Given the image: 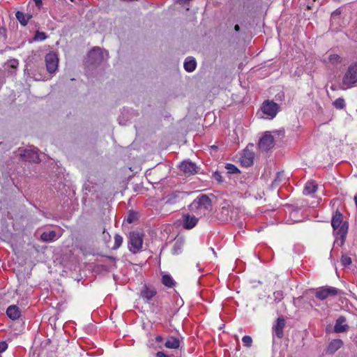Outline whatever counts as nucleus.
I'll return each instance as SVG.
<instances>
[{
    "mask_svg": "<svg viewBox=\"0 0 357 357\" xmlns=\"http://www.w3.org/2000/svg\"><path fill=\"white\" fill-rule=\"evenodd\" d=\"M242 342L245 347L250 348L252 346V339L249 335H245L242 338Z\"/></svg>",
    "mask_w": 357,
    "mask_h": 357,
    "instance_id": "c756f323",
    "label": "nucleus"
},
{
    "mask_svg": "<svg viewBox=\"0 0 357 357\" xmlns=\"http://www.w3.org/2000/svg\"><path fill=\"white\" fill-rule=\"evenodd\" d=\"M56 237V232L51 231L50 232H43L40 236L41 241L44 242L51 241Z\"/></svg>",
    "mask_w": 357,
    "mask_h": 357,
    "instance_id": "4be33fe9",
    "label": "nucleus"
},
{
    "mask_svg": "<svg viewBox=\"0 0 357 357\" xmlns=\"http://www.w3.org/2000/svg\"><path fill=\"white\" fill-rule=\"evenodd\" d=\"M165 346L168 349H178L180 346V341L177 337L171 336L167 338Z\"/></svg>",
    "mask_w": 357,
    "mask_h": 357,
    "instance_id": "f3484780",
    "label": "nucleus"
},
{
    "mask_svg": "<svg viewBox=\"0 0 357 357\" xmlns=\"http://www.w3.org/2000/svg\"><path fill=\"white\" fill-rule=\"evenodd\" d=\"M314 296L321 301H324L329 297H334L339 293V289L333 287H321L314 289Z\"/></svg>",
    "mask_w": 357,
    "mask_h": 357,
    "instance_id": "423d86ee",
    "label": "nucleus"
},
{
    "mask_svg": "<svg viewBox=\"0 0 357 357\" xmlns=\"http://www.w3.org/2000/svg\"><path fill=\"white\" fill-rule=\"evenodd\" d=\"M156 357H170L165 354L163 351H158L155 354Z\"/></svg>",
    "mask_w": 357,
    "mask_h": 357,
    "instance_id": "e433bc0d",
    "label": "nucleus"
},
{
    "mask_svg": "<svg viewBox=\"0 0 357 357\" xmlns=\"http://www.w3.org/2000/svg\"><path fill=\"white\" fill-rule=\"evenodd\" d=\"M180 169L185 174L193 175L197 173V166L195 163L190 161H183L179 165Z\"/></svg>",
    "mask_w": 357,
    "mask_h": 357,
    "instance_id": "ddd939ff",
    "label": "nucleus"
},
{
    "mask_svg": "<svg viewBox=\"0 0 357 357\" xmlns=\"http://www.w3.org/2000/svg\"><path fill=\"white\" fill-rule=\"evenodd\" d=\"M123 243V238L119 234H116L114 236V245L112 248L113 250H116Z\"/></svg>",
    "mask_w": 357,
    "mask_h": 357,
    "instance_id": "a878e982",
    "label": "nucleus"
},
{
    "mask_svg": "<svg viewBox=\"0 0 357 357\" xmlns=\"http://www.w3.org/2000/svg\"><path fill=\"white\" fill-rule=\"evenodd\" d=\"M112 314H110V317H112ZM110 319H112V317H110Z\"/></svg>",
    "mask_w": 357,
    "mask_h": 357,
    "instance_id": "de8ad7c7",
    "label": "nucleus"
},
{
    "mask_svg": "<svg viewBox=\"0 0 357 357\" xmlns=\"http://www.w3.org/2000/svg\"><path fill=\"white\" fill-rule=\"evenodd\" d=\"M15 17L21 25L26 26L28 24L29 20L31 19L32 15L28 13H24L21 11H17L15 13Z\"/></svg>",
    "mask_w": 357,
    "mask_h": 357,
    "instance_id": "dca6fc26",
    "label": "nucleus"
},
{
    "mask_svg": "<svg viewBox=\"0 0 357 357\" xmlns=\"http://www.w3.org/2000/svg\"><path fill=\"white\" fill-rule=\"evenodd\" d=\"M227 174H236L240 172L238 169L233 164L228 163L225 165Z\"/></svg>",
    "mask_w": 357,
    "mask_h": 357,
    "instance_id": "bb28decb",
    "label": "nucleus"
},
{
    "mask_svg": "<svg viewBox=\"0 0 357 357\" xmlns=\"http://www.w3.org/2000/svg\"><path fill=\"white\" fill-rule=\"evenodd\" d=\"M352 261L349 256L347 255H342L341 257V264L344 266H348L351 264Z\"/></svg>",
    "mask_w": 357,
    "mask_h": 357,
    "instance_id": "c85d7f7f",
    "label": "nucleus"
},
{
    "mask_svg": "<svg viewBox=\"0 0 357 357\" xmlns=\"http://www.w3.org/2000/svg\"><path fill=\"white\" fill-rule=\"evenodd\" d=\"M199 219L189 213L183 215V227L186 229L194 228L198 223Z\"/></svg>",
    "mask_w": 357,
    "mask_h": 357,
    "instance_id": "f8f14e48",
    "label": "nucleus"
},
{
    "mask_svg": "<svg viewBox=\"0 0 357 357\" xmlns=\"http://www.w3.org/2000/svg\"><path fill=\"white\" fill-rule=\"evenodd\" d=\"M343 346V342L340 339H335L328 344L326 352L331 354L335 353L339 349Z\"/></svg>",
    "mask_w": 357,
    "mask_h": 357,
    "instance_id": "4468645a",
    "label": "nucleus"
},
{
    "mask_svg": "<svg viewBox=\"0 0 357 357\" xmlns=\"http://www.w3.org/2000/svg\"><path fill=\"white\" fill-rule=\"evenodd\" d=\"M6 65L8 68L16 69L19 66V61L15 59H10L6 63Z\"/></svg>",
    "mask_w": 357,
    "mask_h": 357,
    "instance_id": "cd10ccee",
    "label": "nucleus"
},
{
    "mask_svg": "<svg viewBox=\"0 0 357 357\" xmlns=\"http://www.w3.org/2000/svg\"><path fill=\"white\" fill-rule=\"evenodd\" d=\"M328 60L331 63H339L341 61V58L337 54H331L329 56Z\"/></svg>",
    "mask_w": 357,
    "mask_h": 357,
    "instance_id": "473e14b6",
    "label": "nucleus"
},
{
    "mask_svg": "<svg viewBox=\"0 0 357 357\" xmlns=\"http://www.w3.org/2000/svg\"><path fill=\"white\" fill-rule=\"evenodd\" d=\"M20 157L26 162L38 163L40 160L38 150L35 149H18Z\"/></svg>",
    "mask_w": 357,
    "mask_h": 357,
    "instance_id": "0eeeda50",
    "label": "nucleus"
},
{
    "mask_svg": "<svg viewBox=\"0 0 357 357\" xmlns=\"http://www.w3.org/2000/svg\"><path fill=\"white\" fill-rule=\"evenodd\" d=\"M341 13H342V11H341L340 8H337L335 11H333L331 13V23L335 22L336 19L339 17V16L341 15Z\"/></svg>",
    "mask_w": 357,
    "mask_h": 357,
    "instance_id": "7c9ffc66",
    "label": "nucleus"
},
{
    "mask_svg": "<svg viewBox=\"0 0 357 357\" xmlns=\"http://www.w3.org/2000/svg\"><path fill=\"white\" fill-rule=\"evenodd\" d=\"M155 339L157 342H162L163 341V337L160 335H157Z\"/></svg>",
    "mask_w": 357,
    "mask_h": 357,
    "instance_id": "ea45409f",
    "label": "nucleus"
},
{
    "mask_svg": "<svg viewBox=\"0 0 357 357\" xmlns=\"http://www.w3.org/2000/svg\"><path fill=\"white\" fill-rule=\"evenodd\" d=\"M58 319L57 314H54L53 316L49 318V321L52 323L54 322L55 324L56 321Z\"/></svg>",
    "mask_w": 357,
    "mask_h": 357,
    "instance_id": "4c0bfd02",
    "label": "nucleus"
},
{
    "mask_svg": "<svg viewBox=\"0 0 357 357\" xmlns=\"http://www.w3.org/2000/svg\"><path fill=\"white\" fill-rule=\"evenodd\" d=\"M6 312H20L19 307L15 305H11L7 308Z\"/></svg>",
    "mask_w": 357,
    "mask_h": 357,
    "instance_id": "f704fd0d",
    "label": "nucleus"
},
{
    "mask_svg": "<svg viewBox=\"0 0 357 357\" xmlns=\"http://www.w3.org/2000/svg\"><path fill=\"white\" fill-rule=\"evenodd\" d=\"M286 325V321L283 317H279L273 326V336H276L279 339L283 337V329Z\"/></svg>",
    "mask_w": 357,
    "mask_h": 357,
    "instance_id": "9b49d317",
    "label": "nucleus"
},
{
    "mask_svg": "<svg viewBox=\"0 0 357 357\" xmlns=\"http://www.w3.org/2000/svg\"><path fill=\"white\" fill-rule=\"evenodd\" d=\"M279 105L273 100H265L261 106V111L264 116L262 117L267 119H273L279 111Z\"/></svg>",
    "mask_w": 357,
    "mask_h": 357,
    "instance_id": "20e7f679",
    "label": "nucleus"
},
{
    "mask_svg": "<svg viewBox=\"0 0 357 357\" xmlns=\"http://www.w3.org/2000/svg\"><path fill=\"white\" fill-rule=\"evenodd\" d=\"M301 220H294V222H300ZM293 223V220H291V224Z\"/></svg>",
    "mask_w": 357,
    "mask_h": 357,
    "instance_id": "a18cd8bd",
    "label": "nucleus"
},
{
    "mask_svg": "<svg viewBox=\"0 0 357 357\" xmlns=\"http://www.w3.org/2000/svg\"><path fill=\"white\" fill-rule=\"evenodd\" d=\"M356 83H357V61L351 63L348 67L342 79V85L345 86V87L340 86V89L344 90L351 88Z\"/></svg>",
    "mask_w": 357,
    "mask_h": 357,
    "instance_id": "7ed1b4c3",
    "label": "nucleus"
},
{
    "mask_svg": "<svg viewBox=\"0 0 357 357\" xmlns=\"http://www.w3.org/2000/svg\"><path fill=\"white\" fill-rule=\"evenodd\" d=\"M100 51V49L99 47H96V48L93 49L91 54H92L93 52H99Z\"/></svg>",
    "mask_w": 357,
    "mask_h": 357,
    "instance_id": "a19ab883",
    "label": "nucleus"
},
{
    "mask_svg": "<svg viewBox=\"0 0 357 357\" xmlns=\"http://www.w3.org/2000/svg\"><path fill=\"white\" fill-rule=\"evenodd\" d=\"M213 178L217 181L219 183H222L224 182L223 177L221 175V173L216 171L213 174Z\"/></svg>",
    "mask_w": 357,
    "mask_h": 357,
    "instance_id": "2f4dec72",
    "label": "nucleus"
},
{
    "mask_svg": "<svg viewBox=\"0 0 357 357\" xmlns=\"http://www.w3.org/2000/svg\"><path fill=\"white\" fill-rule=\"evenodd\" d=\"M47 38V36L45 32L36 31L35 33L33 40L36 41H43L45 40Z\"/></svg>",
    "mask_w": 357,
    "mask_h": 357,
    "instance_id": "393cba45",
    "label": "nucleus"
},
{
    "mask_svg": "<svg viewBox=\"0 0 357 357\" xmlns=\"http://www.w3.org/2000/svg\"><path fill=\"white\" fill-rule=\"evenodd\" d=\"M234 29L236 31H238L240 30V26L238 24H236L234 26Z\"/></svg>",
    "mask_w": 357,
    "mask_h": 357,
    "instance_id": "79ce46f5",
    "label": "nucleus"
},
{
    "mask_svg": "<svg viewBox=\"0 0 357 357\" xmlns=\"http://www.w3.org/2000/svg\"><path fill=\"white\" fill-rule=\"evenodd\" d=\"M331 225L336 238L341 240L340 245H342L348 232L349 223L347 221L343 222V215L338 210L332 217Z\"/></svg>",
    "mask_w": 357,
    "mask_h": 357,
    "instance_id": "f257e3e1",
    "label": "nucleus"
},
{
    "mask_svg": "<svg viewBox=\"0 0 357 357\" xmlns=\"http://www.w3.org/2000/svg\"><path fill=\"white\" fill-rule=\"evenodd\" d=\"M162 283L167 288H173L176 284L174 280L169 274H165L162 276Z\"/></svg>",
    "mask_w": 357,
    "mask_h": 357,
    "instance_id": "6ab92c4d",
    "label": "nucleus"
},
{
    "mask_svg": "<svg viewBox=\"0 0 357 357\" xmlns=\"http://www.w3.org/2000/svg\"><path fill=\"white\" fill-rule=\"evenodd\" d=\"M143 237L144 234L137 231L130 233L129 249L132 253L137 252L142 248Z\"/></svg>",
    "mask_w": 357,
    "mask_h": 357,
    "instance_id": "39448f33",
    "label": "nucleus"
},
{
    "mask_svg": "<svg viewBox=\"0 0 357 357\" xmlns=\"http://www.w3.org/2000/svg\"><path fill=\"white\" fill-rule=\"evenodd\" d=\"M345 321V318L342 316L338 318L334 326V331L335 333H342L347 331L348 326L344 324Z\"/></svg>",
    "mask_w": 357,
    "mask_h": 357,
    "instance_id": "2eb2a0df",
    "label": "nucleus"
},
{
    "mask_svg": "<svg viewBox=\"0 0 357 357\" xmlns=\"http://www.w3.org/2000/svg\"><path fill=\"white\" fill-rule=\"evenodd\" d=\"M241 163L245 167H250L253 164V155L252 153L244 154L241 157Z\"/></svg>",
    "mask_w": 357,
    "mask_h": 357,
    "instance_id": "412c9836",
    "label": "nucleus"
},
{
    "mask_svg": "<svg viewBox=\"0 0 357 357\" xmlns=\"http://www.w3.org/2000/svg\"><path fill=\"white\" fill-rule=\"evenodd\" d=\"M8 348V344L4 342H0V353L5 351Z\"/></svg>",
    "mask_w": 357,
    "mask_h": 357,
    "instance_id": "c9c22d12",
    "label": "nucleus"
},
{
    "mask_svg": "<svg viewBox=\"0 0 357 357\" xmlns=\"http://www.w3.org/2000/svg\"><path fill=\"white\" fill-rule=\"evenodd\" d=\"M157 291L155 287L145 284L140 291V298L147 302H151L156 296Z\"/></svg>",
    "mask_w": 357,
    "mask_h": 357,
    "instance_id": "9d476101",
    "label": "nucleus"
},
{
    "mask_svg": "<svg viewBox=\"0 0 357 357\" xmlns=\"http://www.w3.org/2000/svg\"><path fill=\"white\" fill-rule=\"evenodd\" d=\"M8 318L13 321L22 320L21 319V314H6Z\"/></svg>",
    "mask_w": 357,
    "mask_h": 357,
    "instance_id": "72a5a7b5",
    "label": "nucleus"
},
{
    "mask_svg": "<svg viewBox=\"0 0 357 357\" xmlns=\"http://www.w3.org/2000/svg\"><path fill=\"white\" fill-rule=\"evenodd\" d=\"M317 190V185L313 181H308L304 188L303 194L311 195L314 193Z\"/></svg>",
    "mask_w": 357,
    "mask_h": 357,
    "instance_id": "a211bd4d",
    "label": "nucleus"
},
{
    "mask_svg": "<svg viewBox=\"0 0 357 357\" xmlns=\"http://www.w3.org/2000/svg\"><path fill=\"white\" fill-rule=\"evenodd\" d=\"M333 105L337 109H343L346 107L344 99L342 98H338L333 102Z\"/></svg>",
    "mask_w": 357,
    "mask_h": 357,
    "instance_id": "5701e85b",
    "label": "nucleus"
},
{
    "mask_svg": "<svg viewBox=\"0 0 357 357\" xmlns=\"http://www.w3.org/2000/svg\"><path fill=\"white\" fill-rule=\"evenodd\" d=\"M71 1H73L74 0H70Z\"/></svg>",
    "mask_w": 357,
    "mask_h": 357,
    "instance_id": "09e8293b",
    "label": "nucleus"
},
{
    "mask_svg": "<svg viewBox=\"0 0 357 357\" xmlns=\"http://www.w3.org/2000/svg\"><path fill=\"white\" fill-rule=\"evenodd\" d=\"M307 8L308 10H312V6L310 5L309 3L307 5Z\"/></svg>",
    "mask_w": 357,
    "mask_h": 357,
    "instance_id": "c03bdc74",
    "label": "nucleus"
},
{
    "mask_svg": "<svg viewBox=\"0 0 357 357\" xmlns=\"http://www.w3.org/2000/svg\"><path fill=\"white\" fill-rule=\"evenodd\" d=\"M274 294H276V293H274ZM278 296H282V294H280V292H277L276 297H278Z\"/></svg>",
    "mask_w": 357,
    "mask_h": 357,
    "instance_id": "49530a36",
    "label": "nucleus"
},
{
    "mask_svg": "<svg viewBox=\"0 0 357 357\" xmlns=\"http://www.w3.org/2000/svg\"><path fill=\"white\" fill-rule=\"evenodd\" d=\"M189 209L197 215H205L212 211L211 200L206 195H199L189 205Z\"/></svg>",
    "mask_w": 357,
    "mask_h": 357,
    "instance_id": "f03ea898",
    "label": "nucleus"
},
{
    "mask_svg": "<svg viewBox=\"0 0 357 357\" xmlns=\"http://www.w3.org/2000/svg\"><path fill=\"white\" fill-rule=\"evenodd\" d=\"M45 60L47 72L50 74L54 73L58 68L59 64V59L56 54L53 52L47 53Z\"/></svg>",
    "mask_w": 357,
    "mask_h": 357,
    "instance_id": "6e6552de",
    "label": "nucleus"
},
{
    "mask_svg": "<svg viewBox=\"0 0 357 357\" xmlns=\"http://www.w3.org/2000/svg\"><path fill=\"white\" fill-rule=\"evenodd\" d=\"M331 90L336 91L337 89V86L335 85H332L331 86Z\"/></svg>",
    "mask_w": 357,
    "mask_h": 357,
    "instance_id": "37998d69",
    "label": "nucleus"
},
{
    "mask_svg": "<svg viewBox=\"0 0 357 357\" xmlns=\"http://www.w3.org/2000/svg\"><path fill=\"white\" fill-rule=\"evenodd\" d=\"M137 219H138V214H137V213H136V212H135L133 211H130L128 213V215L127 218H126V221L128 223H132L135 221H136Z\"/></svg>",
    "mask_w": 357,
    "mask_h": 357,
    "instance_id": "b1692460",
    "label": "nucleus"
},
{
    "mask_svg": "<svg viewBox=\"0 0 357 357\" xmlns=\"http://www.w3.org/2000/svg\"><path fill=\"white\" fill-rule=\"evenodd\" d=\"M197 63L195 59L188 57L184 63V68L187 72H192L195 70Z\"/></svg>",
    "mask_w": 357,
    "mask_h": 357,
    "instance_id": "aec40b11",
    "label": "nucleus"
},
{
    "mask_svg": "<svg viewBox=\"0 0 357 357\" xmlns=\"http://www.w3.org/2000/svg\"><path fill=\"white\" fill-rule=\"evenodd\" d=\"M274 146V138L268 132H266L258 143V147L260 150L267 151Z\"/></svg>",
    "mask_w": 357,
    "mask_h": 357,
    "instance_id": "1a4fd4ad",
    "label": "nucleus"
},
{
    "mask_svg": "<svg viewBox=\"0 0 357 357\" xmlns=\"http://www.w3.org/2000/svg\"><path fill=\"white\" fill-rule=\"evenodd\" d=\"M33 1H34V2H35L36 5L38 7H39V8H40V7L42 6V4H43V2H42V1H43V0H33Z\"/></svg>",
    "mask_w": 357,
    "mask_h": 357,
    "instance_id": "58836bf2",
    "label": "nucleus"
}]
</instances>
